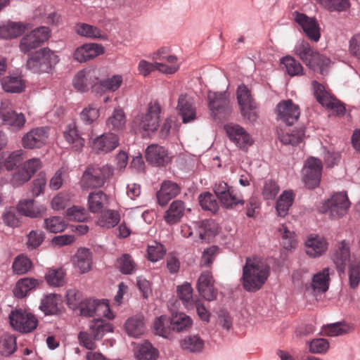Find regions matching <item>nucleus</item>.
<instances>
[{"mask_svg":"<svg viewBox=\"0 0 360 360\" xmlns=\"http://www.w3.org/2000/svg\"><path fill=\"white\" fill-rule=\"evenodd\" d=\"M295 21L302 27L304 32L311 40L318 41L320 39L319 27L315 20L304 13H297Z\"/></svg>","mask_w":360,"mask_h":360,"instance_id":"412c9836","label":"nucleus"},{"mask_svg":"<svg viewBox=\"0 0 360 360\" xmlns=\"http://www.w3.org/2000/svg\"><path fill=\"white\" fill-rule=\"evenodd\" d=\"M285 68L287 73L291 76H298L303 74V68L300 63L294 58L288 56L283 57L281 61Z\"/></svg>","mask_w":360,"mask_h":360,"instance_id":"603ef678","label":"nucleus"},{"mask_svg":"<svg viewBox=\"0 0 360 360\" xmlns=\"http://www.w3.org/2000/svg\"><path fill=\"white\" fill-rule=\"evenodd\" d=\"M64 138L70 143L72 145V148L75 150H79L84 145V139L78 134V131L75 125H68L63 133Z\"/></svg>","mask_w":360,"mask_h":360,"instance_id":"ea45409f","label":"nucleus"},{"mask_svg":"<svg viewBox=\"0 0 360 360\" xmlns=\"http://www.w3.org/2000/svg\"><path fill=\"white\" fill-rule=\"evenodd\" d=\"M0 117L5 124L11 126L15 129L24 127L25 118L22 113H16L13 110L8 102H2L0 106Z\"/></svg>","mask_w":360,"mask_h":360,"instance_id":"dca6fc26","label":"nucleus"},{"mask_svg":"<svg viewBox=\"0 0 360 360\" xmlns=\"http://www.w3.org/2000/svg\"><path fill=\"white\" fill-rule=\"evenodd\" d=\"M97 79L95 70H83L79 71L75 77L73 84L75 89L79 91H86L91 87Z\"/></svg>","mask_w":360,"mask_h":360,"instance_id":"5701e85b","label":"nucleus"},{"mask_svg":"<svg viewBox=\"0 0 360 360\" xmlns=\"http://www.w3.org/2000/svg\"><path fill=\"white\" fill-rule=\"evenodd\" d=\"M192 324L193 321L190 316L183 312H176L172 314L170 319L172 329L177 332L188 330Z\"/></svg>","mask_w":360,"mask_h":360,"instance_id":"f704fd0d","label":"nucleus"},{"mask_svg":"<svg viewBox=\"0 0 360 360\" xmlns=\"http://www.w3.org/2000/svg\"><path fill=\"white\" fill-rule=\"evenodd\" d=\"M322 169V162L319 159L311 157L307 160L302 170V181L307 187L314 188L319 185Z\"/></svg>","mask_w":360,"mask_h":360,"instance_id":"9d476101","label":"nucleus"},{"mask_svg":"<svg viewBox=\"0 0 360 360\" xmlns=\"http://www.w3.org/2000/svg\"><path fill=\"white\" fill-rule=\"evenodd\" d=\"M181 347L191 352H200L204 346L203 340L198 335H190L181 341Z\"/></svg>","mask_w":360,"mask_h":360,"instance_id":"5fc2aeb1","label":"nucleus"},{"mask_svg":"<svg viewBox=\"0 0 360 360\" xmlns=\"http://www.w3.org/2000/svg\"><path fill=\"white\" fill-rule=\"evenodd\" d=\"M124 328L129 335L135 338L140 336L145 330L143 316L137 314L129 318L124 324Z\"/></svg>","mask_w":360,"mask_h":360,"instance_id":"c85d7f7f","label":"nucleus"},{"mask_svg":"<svg viewBox=\"0 0 360 360\" xmlns=\"http://www.w3.org/2000/svg\"><path fill=\"white\" fill-rule=\"evenodd\" d=\"M45 278L49 285L61 286L65 283V272L63 269H49Z\"/></svg>","mask_w":360,"mask_h":360,"instance_id":"bf43d9fd","label":"nucleus"},{"mask_svg":"<svg viewBox=\"0 0 360 360\" xmlns=\"http://www.w3.org/2000/svg\"><path fill=\"white\" fill-rule=\"evenodd\" d=\"M304 136L303 129H288L278 134V138L283 144L295 146L302 142Z\"/></svg>","mask_w":360,"mask_h":360,"instance_id":"72a5a7b5","label":"nucleus"},{"mask_svg":"<svg viewBox=\"0 0 360 360\" xmlns=\"http://www.w3.org/2000/svg\"><path fill=\"white\" fill-rule=\"evenodd\" d=\"M146 160L156 166H164L170 161L167 150L162 146L157 144H151L146 150Z\"/></svg>","mask_w":360,"mask_h":360,"instance_id":"a211bd4d","label":"nucleus"},{"mask_svg":"<svg viewBox=\"0 0 360 360\" xmlns=\"http://www.w3.org/2000/svg\"><path fill=\"white\" fill-rule=\"evenodd\" d=\"M157 357L158 351L150 342H146L138 346L136 352L137 360H155Z\"/></svg>","mask_w":360,"mask_h":360,"instance_id":"09e8293b","label":"nucleus"},{"mask_svg":"<svg viewBox=\"0 0 360 360\" xmlns=\"http://www.w3.org/2000/svg\"><path fill=\"white\" fill-rule=\"evenodd\" d=\"M323 7L330 11H342L349 7V0H316Z\"/></svg>","mask_w":360,"mask_h":360,"instance_id":"0e129e2a","label":"nucleus"},{"mask_svg":"<svg viewBox=\"0 0 360 360\" xmlns=\"http://www.w3.org/2000/svg\"><path fill=\"white\" fill-rule=\"evenodd\" d=\"M76 265L80 273L88 272L91 267L92 258L91 252L89 249L80 248L75 255Z\"/></svg>","mask_w":360,"mask_h":360,"instance_id":"e433bc0d","label":"nucleus"},{"mask_svg":"<svg viewBox=\"0 0 360 360\" xmlns=\"http://www.w3.org/2000/svg\"><path fill=\"white\" fill-rule=\"evenodd\" d=\"M17 348L16 338L13 335L4 334L0 337V354L8 356Z\"/></svg>","mask_w":360,"mask_h":360,"instance_id":"49530a36","label":"nucleus"},{"mask_svg":"<svg viewBox=\"0 0 360 360\" xmlns=\"http://www.w3.org/2000/svg\"><path fill=\"white\" fill-rule=\"evenodd\" d=\"M329 280V269L325 268L314 276L311 283L313 290L319 292H326L328 289Z\"/></svg>","mask_w":360,"mask_h":360,"instance_id":"58836bf2","label":"nucleus"},{"mask_svg":"<svg viewBox=\"0 0 360 360\" xmlns=\"http://www.w3.org/2000/svg\"><path fill=\"white\" fill-rule=\"evenodd\" d=\"M177 110L184 123L191 122L196 119V108L192 98L186 94L179 96Z\"/></svg>","mask_w":360,"mask_h":360,"instance_id":"6ab92c4d","label":"nucleus"},{"mask_svg":"<svg viewBox=\"0 0 360 360\" xmlns=\"http://www.w3.org/2000/svg\"><path fill=\"white\" fill-rule=\"evenodd\" d=\"M279 232L282 238V243L285 249H290L296 245L295 233L290 231L285 225L279 228Z\"/></svg>","mask_w":360,"mask_h":360,"instance_id":"774afa93","label":"nucleus"},{"mask_svg":"<svg viewBox=\"0 0 360 360\" xmlns=\"http://www.w3.org/2000/svg\"><path fill=\"white\" fill-rule=\"evenodd\" d=\"M295 51L306 65L314 70L319 68L321 75L326 73V68L330 59L315 51L307 42L302 41L297 45Z\"/></svg>","mask_w":360,"mask_h":360,"instance_id":"7ed1b4c3","label":"nucleus"},{"mask_svg":"<svg viewBox=\"0 0 360 360\" xmlns=\"http://www.w3.org/2000/svg\"><path fill=\"white\" fill-rule=\"evenodd\" d=\"M41 166V162L39 158H32L25 161L22 167L13 175V184L18 186L28 181Z\"/></svg>","mask_w":360,"mask_h":360,"instance_id":"4468645a","label":"nucleus"},{"mask_svg":"<svg viewBox=\"0 0 360 360\" xmlns=\"http://www.w3.org/2000/svg\"><path fill=\"white\" fill-rule=\"evenodd\" d=\"M294 200L292 191H284L278 198L276 202V211L280 217H285L292 205Z\"/></svg>","mask_w":360,"mask_h":360,"instance_id":"de8ad7c7","label":"nucleus"},{"mask_svg":"<svg viewBox=\"0 0 360 360\" xmlns=\"http://www.w3.org/2000/svg\"><path fill=\"white\" fill-rule=\"evenodd\" d=\"M227 202H221L222 206L227 209H233L236 207L237 205H243L244 200L243 196L240 192L237 191L233 187L229 189L228 192L224 195Z\"/></svg>","mask_w":360,"mask_h":360,"instance_id":"4d7b16f0","label":"nucleus"},{"mask_svg":"<svg viewBox=\"0 0 360 360\" xmlns=\"http://www.w3.org/2000/svg\"><path fill=\"white\" fill-rule=\"evenodd\" d=\"M9 320L11 327L22 333L32 332L38 325L36 316L22 309L12 310L9 314Z\"/></svg>","mask_w":360,"mask_h":360,"instance_id":"423d86ee","label":"nucleus"},{"mask_svg":"<svg viewBox=\"0 0 360 360\" xmlns=\"http://www.w3.org/2000/svg\"><path fill=\"white\" fill-rule=\"evenodd\" d=\"M112 174L113 169L109 165H105L102 167L97 166L89 167L82 177V186L85 188L101 187Z\"/></svg>","mask_w":360,"mask_h":360,"instance_id":"39448f33","label":"nucleus"},{"mask_svg":"<svg viewBox=\"0 0 360 360\" xmlns=\"http://www.w3.org/2000/svg\"><path fill=\"white\" fill-rule=\"evenodd\" d=\"M17 207L21 214L31 218L41 217L46 211L45 206L36 205L34 200H22L19 202Z\"/></svg>","mask_w":360,"mask_h":360,"instance_id":"393cba45","label":"nucleus"},{"mask_svg":"<svg viewBox=\"0 0 360 360\" xmlns=\"http://www.w3.org/2000/svg\"><path fill=\"white\" fill-rule=\"evenodd\" d=\"M19 214L18 207H9L5 210L2 218L4 222L11 227L18 226L20 224Z\"/></svg>","mask_w":360,"mask_h":360,"instance_id":"338daca9","label":"nucleus"},{"mask_svg":"<svg viewBox=\"0 0 360 360\" xmlns=\"http://www.w3.org/2000/svg\"><path fill=\"white\" fill-rule=\"evenodd\" d=\"M67 226L63 218L60 217H52L44 220V227L49 232L60 233L63 231Z\"/></svg>","mask_w":360,"mask_h":360,"instance_id":"13d9d810","label":"nucleus"},{"mask_svg":"<svg viewBox=\"0 0 360 360\" xmlns=\"http://www.w3.org/2000/svg\"><path fill=\"white\" fill-rule=\"evenodd\" d=\"M32 266L31 260L24 255H18L14 260L12 268L13 272L21 275L29 271Z\"/></svg>","mask_w":360,"mask_h":360,"instance_id":"6e6d98bb","label":"nucleus"},{"mask_svg":"<svg viewBox=\"0 0 360 360\" xmlns=\"http://www.w3.org/2000/svg\"><path fill=\"white\" fill-rule=\"evenodd\" d=\"M89 328L94 340H99L106 333L112 331V324L103 319H94Z\"/></svg>","mask_w":360,"mask_h":360,"instance_id":"473e14b6","label":"nucleus"},{"mask_svg":"<svg viewBox=\"0 0 360 360\" xmlns=\"http://www.w3.org/2000/svg\"><path fill=\"white\" fill-rule=\"evenodd\" d=\"M120 221V216L118 212L108 210L101 214L98 224L102 227L110 229L115 226Z\"/></svg>","mask_w":360,"mask_h":360,"instance_id":"3c124183","label":"nucleus"},{"mask_svg":"<svg viewBox=\"0 0 360 360\" xmlns=\"http://www.w3.org/2000/svg\"><path fill=\"white\" fill-rule=\"evenodd\" d=\"M4 90L10 93H20L25 87V82L19 77H5L1 80Z\"/></svg>","mask_w":360,"mask_h":360,"instance_id":"37998d69","label":"nucleus"},{"mask_svg":"<svg viewBox=\"0 0 360 360\" xmlns=\"http://www.w3.org/2000/svg\"><path fill=\"white\" fill-rule=\"evenodd\" d=\"M162 108L158 101H150L146 108V112L141 114L135 120L139 129L146 134L154 133L160 127V114Z\"/></svg>","mask_w":360,"mask_h":360,"instance_id":"20e7f679","label":"nucleus"},{"mask_svg":"<svg viewBox=\"0 0 360 360\" xmlns=\"http://www.w3.org/2000/svg\"><path fill=\"white\" fill-rule=\"evenodd\" d=\"M171 329L170 319L166 316H161L155 319L154 330L156 334L167 338L169 335Z\"/></svg>","mask_w":360,"mask_h":360,"instance_id":"052dcab7","label":"nucleus"},{"mask_svg":"<svg viewBox=\"0 0 360 360\" xmlns=\"http://www.w3.org/2000/svg\"><path fill=\"white\" fill-rule=\"evenodd\" d=\"M25 30V26L21 22H8L0 25V38L8 39L20 36Z\"/></svg>","mask_w":360,"mask_h":360,"instance_id":"2f4dec72","label":"nucleus"},{"mask_svg":"<svg viewBox=\"0 0 360 360\" xmlns=\"http://www.w3.org/2000/svg\"><path fill=\"white\" fill-rule=\"evenodd\" d=\"M126 123L124 112L122 109H115L112 115L106 121V127L109 131H118L122 130Z\"/></svg>","mask_w":360,"mask_h":360,"instance_id":"4c0bfd02","label":"nucleus"},{"mask_svg":"<svg viewBox=\"0 0 360 360\" xmlns=\"http://www.w3.org/2000/svg\"><path fill=\"white\" fill-rule=\"evenodd\" d=\"M176 292L186 308L190 309L193 307L195 300H193V288L189 283L185 282L182 285H178Z\"/></svg>","mask_w":360,"mask_h":360,"instance_id":"a19ab883","label":"nucleus"},{"mask_svg":"<svg viewBox=\"0 0 360 360\" xmlns=\"http://www.w3.org/2000/svg\"><path fill=\"white\" fill-rule=\"evenodd\" d=\"M199 202L202 208L212 212H216L218 210V203L215 196L210 193L206 192L200 194L199 196Z\"/></svg>","mask_w":360,"mask_h":360,"instance_id":"680f3d73","label":"nucleus"},{"mask_svg":"<svg viewBox=\"0 0 360 360\" xmlns=\"http://www.w3.org/2000/svg\"><path fill=\"white\" fill-rule=\"evenodd\" d=\"M326 207L333 218L345 215L350 205L347 195L345 192L335 193L326 202Z\"/></svg>","mask_w":360,"mask_h":360,"instance_id":"f8f14e48","label":"nucleus"},{"mask_svg":"<svg viewBox=\"0 0 360 360\" xmlns=\"http://www.w3.org/2000/svg\"><path fill=\"white\" fill-rule=\"evenodd\" d=\"M58 62L59 57L54 51L49 48H43L28 58L26 67L34 73H49Z\"/></svg>","mask_w":360,"mask_h":360,"instance_id":"f03ea898","label":"nucleus"},{"mask_svg":"<svg viewBox=\"0 0 360 360\" xmlns=\"http://www.w3.org/2000/svg\"><path fill=\"white\" fill-rule=\"evenodd\" d=\"M237 100L243 117L250 122L255 121L257 118V103L245 85L238 87Z\"/></svg>","mask_w":360,"mask_h":360,"instance_id":"1a4fd4ad","label":"nucleus"},{"mask_svg":"<svg viewBox=\"0 0 360 360\" xmlns=\"http://www.w3.org/2000/svg\"><path fill=\"white\" fill-rule=\"evenodd\" d=\"M167 50L166 48L159 49L154 53L153 59L160 60L156 62L157 70L165 74H174L179 68L176 63L177 58L174 56H165Z\"/></svg>","mask_w":360,"mask_h":360,"instance_id":"f3484780","label":"nucleus"},{"mask_svg":"<svg viewBox=\"0 0 360 360\" xmlns=\"http://www.w3.org/2000/svg\"><path fill=\"white\" fill-rule=\"evenodd\" d=\"M185 205L181 200H174L165 212L164 219L169 224L178 223L184 214Z\"/></svg>","mask_w":360,"mask_h":360,"instance_id":"cd10ccee","label":"nucleus"},{"mask_svg":"<svg viewBox=\"0 0 360 360\" xmlns=\"http://www.w3.org/2000/svg\"><path fill=\"white\" fill-rule=\"evenodd\" d=\"M277 118L288 125L297 122L300 115V109L298 105L290 99L280 101L276 108Z\"/></svg>","mask_w":360,"mask_h":360,"instance_id":"9b49d317","label":"nucleus"},{"mask_svg":"<svg viewBox=\"0 0 360 360\" xmlns=\"http://www.w3.org/2000/svg\"><path fill=\"white\" fill-rule=\"evenodd\" d=\"M49 136L48 129L37 127L26 133L22 138V146L26 149L40 148L44 146Z\"/></svg>","mask_w":360,"mask_h":360,"instance_id":"ddd939ff","label":"nucleus"},{"mask_svg":"<svg viewBox=\"0 0 360 360\" xmlns=\"http://www.w3.org/2000/svg\"><path fill=\"white\" fill-rule=\"evenodd\" d=\"M270 275V266L258 257H247L240 278L244 290L250 292L259 290Z\"/></svg>","mask_w":360,"mask_h":360,"instance_id":"f257e3e1","label":"nucleus"},{"mask_svg":"<svg viewBox=\"0 0 360 360\" xmlns=\"http://www.w3.org/2000/svg\"><path fill=\"white\" fill-rule=\"evenodd\" d=\"M311 85L314 95L316 97L317 101L322 105H324V104L328 102V99L332 98V96L326 89L325 86L318 82L315 80L313 81Z\"/></svg>","mask_w":360,"mask_h":360,"instance_id":"e2e57ef3","label":"nucleus"},{"mask_svg":"<svg viewBox=\"0 0 360 360\" xmlns=\"http://www.w3.org/2000/svg\"><path fill=\"white\" fill-rule=\"evenodd\" d=\"M119 145V138L114 133H108L98 137L94 141V148L101 152L108 153Z\"/></svg>","mask_w":360,"mask_h":360,"instance_id":"a878e982","label":"nucleus"},{"mask_svg":"<svg viewBox=\"0 0 360 360\" xmlns=\"http://www.w3.org/2000/svg\"><path fill=\"white\" fill-rule=\"evenodd\" d=\"M179 185L171 181L162 182L160 191L157 193L159 205L164 206L180 193Z\"/></svg>","mask_w":360,"mask_h":360,"instance_id":"b1692460","label":"nucleus"},{"mask_svg":"<svg viewBox=\"0 0 360 360\" xmlns=\"http://www.w3.org/2000/svg\"><path fill=\"white\" fill-rule=\"evenodd\" d=\"M328 248L325 238L320 236L309 237L306 241V252L312 257L321 255Z\"/></svg>","mask_w":360,"mask_h":360,"instance_id":"bb28decb","label":"nucleus"},{"mask_svg":"<svg viewBox=\"0 0 360 360\" xmlns=\"http://www.w3.org/2000/svg\"><path fill=\"white\" fill-rule=\"evenodd\" d=\"M60 297L56 294H49L41 300L40 309L46 315L56 314L59 311Z\"/></svg>","mask_w":360,"mask_h":360,"instance_id":"79ce46f5","label":"nucleus"},{"mask_svg":"<svg viewBox=\"0 0 360 360\" xmlns=\"http://www.w3.org/2000/svg\"><path fill=\"white\" fill-rule=\"evenodd\" d=\"M224 129L231 141L242 149H245L253 143L250 135L243 127L236 124L225 125Z\"/></svg>","mask_w":360,"mask_h":360,"instance_id":"2eb2a0df","label":"nucleus"},{"mask_svg":"<svg viewBox=\"0 0 360 360\" xmlns=\"http://www.w3.org/2000/svg\"><path fill=\"white\" fill-rule=\"evenodd\" d=\"M99 116V108L95 103L89 104L79 115L81 120L86 125H91Z\"/></svg>","mask_w":360,"mask_h":360,"instance_id":"8fccbe9b","label":"nucleus"},{"mask_svg":"<svg viewBox=\"0 0 360 360\" xmlns=\"http://www.w3.org/2000/svg\"><path fill=\"white\" fill-rule=\"evenodd\" d=\"M26 158V152L22 149L11 153L4 160V167L7 170H13L20 166Z\"/></svg>","mask_w":360,"mask_h":360,"instance_id":"864d4df0","label":"nucleus"},{"mask_svg":"<svg viewBox=\"0 0 360 360\" xmlns=\"http://www.w3.org/2000/svg\"><path fill=\"white\" fill-rule=\"evenodd\" d=\"M50 30L47 27H40L25 34L20 41L19 48L23 53L39 47L49 37Z\"/></svg>","mask_w":360,"mask_h":360,"instance_id":"6e6552de","label":"nucleus"},{"mask_svg":"<svg viewBox=\"0 0 360 360\" xmlns=\"http://www.w3.org/2000/svg\"><path fill=\"white\" fill-rule=\"evenodd\" d=\"M103 53L104 48L102 45L95 43L85 44L75 50L74 58L79 63H83Z\"/></svg>","mask_w":360,"mask_h":360,"instance_id":"aec40b11","label":"nucleus"},{"mask_svg":"<svg viewBox=\"0 0 360 360\" xmlns=\"http://www.w3.org/2000/svg\"><path fill=\"white\" fill-rule=\"evenodd\" d=\"M75 32L80 36L91 39H105V34L97 27L86 23H78Z\"/></svg>","mask_w":360,"mask_h":360,"instance_id":"c9c22d12","label":"nucleus"},{"mask_svg":"<svg viewBox=\"0 0 360 360\" xmlns=\"http://www.w3.org/2000/svg\"><path fill=\"white\" fill-rule=\"evenodd\" d=\"M116 266L123 274H132L136 270V264L129 254H123L117 259Z\"/></svg>","mask_w":360,"mask_h":360,"instance_id":"a18cd8bd","label":"nucleus"},{"mask_svg":"<svg viewBox=\"0 0 360 360\" xmlns=\"http://www.w3.org/2000/svg\"><path fill=\"white\" fill-rule=\"evenodd\" d=\"M350 256L349 244L342 240L339 246L338 250L334 256V262L335 263L338 268L341 270L344 269L346 264L349 262Z\"/></svg>","mask_w":360,"mask_h":360,"instance_id":"c03bdc74","label":"nucleus"},{"mask_svg":"<svg viewBox=\"0 0 360 360\" xmlns=\"http://www.w3.org/2000/svg\"><path fill=\"white\" fill-rule=\"evenodd\" d=\"M147 253L148 259L150 261L155 262L164 257L166 253V249L162 244L154 242L153 244L148 245Z\"/></svg>","mask_w":360,"mask_h":360,"instance_id":"69168bd1","label":"nucleus"},{"mask_svg":"<svg viewBox=\"0 0 360 360\" xmlns=\"http://www.w3.org/2000/svg\"><path fill=\"white\" fill-rule=\"evenodd\" d=\"M108 203V196L101 191L91 193L88 197L89 209L94 213L101 212Z\"/></svg>","mask_w":360,"mask_h":360,"instance_id":"7c9ffc66","label":"nucleus"},{"mask_svg":"<svg viewBox=\"0 0 360 360\" xmlns=\"http://www.w3.org/2000/svg\"><path fill=\"white\" fill-rule=\"evenodd\" d=\"M208 107L216 119H224L231 113L230 101L226 92L207 93Z\"/></svg>","mask_w":360,"mask_h":360,"instance_id":"0eeeda50","label":"nucleus"},{"mask_svg":"<svg viewBox=\"0 0 360 360\" xmlns=\"http://www.w3.org/2000/svg\"><path fill=\"white\" fill-rule=\"evenodd\" d=\"M39 284L37 279L34 278H23L20 279L13 288V294L18 298H23L32 290H34Z\"/></svg>","mask_w":360,"mask_h":360,"instance_id":"c756f323","label":"nucleus"},{"mask_svg":"<svg viewBox=\"0 0 360 360\" xmlns=\"http://www.w3.org/2000/svg\"><path fill=\"white\" fill-rule=\"evenodd\" d=\"M197 288L205 300L212 301L216 300L217 292L214 287V281L210 273H202L198 281Z\"/></svg>","mask_w":360,"mask_h":360,"instance_id":"4be33fe9","label":"nucleus"}]
</instances>
